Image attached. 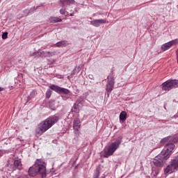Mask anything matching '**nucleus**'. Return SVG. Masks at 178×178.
<instances>
[{
  "mask_svg": "<svg viewBox=\"0 0 178 178\" xmlns=\"http://www.w3.org/2000/svg\"><path fill=\"white\" fill-rule=\"evenodd\" d=\"M178 170V156H175L170 161V164L164 170V173L172 174L177 172Z\"/></svg>",
  "mask_w": 178,
  "mask_h": 178,
  "instance_id": "39448f33",
  "label": "nucleus"
},
{
  "mask_svg": "<svg viewBox=\"0 0 178 178\" xmlns=\"http://www.w3.org/2000/svg\"><path fill=\"white\" fill-rule=\"evenodd\" d=\"M176 44H178V39L165 43L161 46V51H168L172 45H176Z\"/></svg>",
  "mask_w": 178,
  "mask_h": 178,
  "instance_id": "1a4fd4ad",
  "label": "nucleus"
},
{
  "mask_svg": "<svg viewBox=\"0 0 178 178\" xmlns=\"http://www.w3.org/2000/svg\"><path fill=\"white\" fill-rule=\"evenodd\" d=\"M106 23V20L104 19H94L93 21H90V24L94 26V27H99L101 24H105Z\"/></svg>",
  "mask_w": 178,
  "mask_h": 178,
  "instance_id": "9b49d317",
  "label": "nucleus"
},
{
  "mask_svg": "<svg viewBox=\"0 0 178 178\" xmlns=\"http://www.w3.org/2000/svg\"><path fill=\"white\" fill-rule=\"evenodd\" d=\"M52 95V90H47L46 92V98L49 99L51 98V96Z\"/></svg>",
  "mask_w": 178,
  "mask_h": 178,
  "instance_id": "aec40b11",
  "label": "nucleus"
},
{
  "mask_svg": "<svg viewBox=\"0 0 178 178\" xmlns=\"http://www.w3.org/2000/svg\"><path fill=\"white\" fill-rule=\"evenodd\" d=\"M91 76H90V79H92V75H90Z\"/></svg>",
  "mask_w": 178,
  "mask_h": 178,
  "instance_id": "a878e982",
  "label": "nucleus"
},
{
  "mask_svg": "<svg viewBox=\"0 0 178 178\" xmlns=\"http://www.w3.org/2000/svg\"><path fill=\"white\" fill-rule=\"evenodd\" d=\"M35 95V92H31L30 97H31V98H33V97H34Z\"/></svg>",
  "mask_w": 178,
  "mask_h": 178,
  "instance_id": "b1692460",
  "label": "nucleus"
},
{
  "mask_svg": "<svg viewBox=\"0 0 178 178\" xmlns=\"http://www.w3.org/2000/svg\"><path fill=\"white\" fill-rule=\"evenodd\" d=\"M127 119V113L126 111H122L120 114V120L124 122Z\"/></svg>",
  "mask_w": 178,
  "mask_h": 178,
  "instance_id": "4468645a",
  "label": "nucleus"
},
{
  "mask_svg": "<svg viewBox=\"0 0 178 178\" xmlns=\"http://www.w3.org/2000/svg\"><path fill=\"white\" fill-rule=\"evenodd\" d=\"M91 76H90V79H92V75H90Z\"/></svg>",
  "mask_w": 178,
  "mask_h": 178,
  "instance_id": "bb28decb",
  "label": "nucleus"
},
{
  "mask_svg": "<svg viewBox=\"0 0 178 178\" xmlns=\"http://www.w3.org/2000/svg\"><path fill=\"white\" fill-rule=\"evenodd\" d=\"M107 83L106 85V91L108 92V95L112 92L113 90V86H115V75H113V72H111L107 77Z\"/></svg>",
  "mask_w": 178,
  "mask_h": 178,
  "instance_id": "0eeeda50",
  "label": "nucleus"
},
{
  "mask_svg": "<svg viewBox=\"0 0 178 178\" xmlns=\"http://www.w3.org/2000/svg\"><path fill=\"white\" fill-rule=\"evenodd\" d=\"M50 23H60L62 22V19L58 17H51L49 18Z\"/></svg>",
  "mask_w": 178,
  "mask_h": 178,
  "instance_id": "f8f14e48",
  "label": "nucleus"
},
{
  "mask_svg": "<svg viewBox=\"0 0 178 178\" xmlns=\"http://www.w3.org/2000/svg\"><path fill=\"white\" fill-rule=\"evenodd\" d=\"M73 0H60V3H62L63 5H65V2H67V3H72Z\"/></svg>",
  "mask_w": 178,
  "mask_h": 178,
  "instance_id": "4be33fe9",
  "label": "nucleus"
},
{
  "mask_svg": "<svg viewBox=\"0 0 178 178\" xmlns=\"http://www.w3.org/2000/svg\"><path fill=\"white\" fill-rule=\"evenodd\" d=\"M56 55V52L55 51H46L45 58H51V56H54Z\"/></svg>",
  "mask_w": 178,
  "mask_h": 178,
  "instance_id": "6ab92c4d",
  "label": "nucleus"
},
{
  "mask_svg": "<svg viewBox=\"0 0 178 178\" xmlns=\"http://www.w3.org/2000/svg\"><path fill=\"white\" fill-rule=\"evenodd\" d=\"M178 87V80L176 79H169L162 84V89L163 91H170L173 88H177Z\"/></svg>",
  "mask_w": 178,
  "mask_h": 178,
  "instance_id": "423d86ee",
  "label": "nucleus"
},
{
  "mask_svg": "<svg viewBox=\"0 0 178 178\" xmlns=\"http://www.w3.org/2000/svg\"><path fill=\"white\" fill-rule=\"evenodd\" d=\"M91 76H90V79H92V75H90Z\"/></svg>",
  "mask_w": 178,
  "mask_h": 178,
  "instance_id": "cd10ccee",
  "label": "nucleus"
},
{
  "mask_svg": "<svg viewBox=\"0 0 178 178\" xmlns=\"http://www.w3.org/2000/svg\"><path fill=\"white\" fill-rule=\"evenodd\" d=\"M47 164L42 159H37L35 164L29 169V176L34 177L37 173L42 175V178L47 177Z\"/></svg>",
  "mask_w": 178,
  "mask_h": 178,
  "instance_id": "7ed1b4c3",
  "label": "nucleus"
},
{
  "mask_svg": "<svg viewBox=\"0 0 178 178\" xmlns=\"http://www.w3.org/2000/svg\"><path fill=\"white\" fill-rule=\"evenodd\" d=\"M67 41L62 40L56 43V47L60 48V47H67Z\"/></svg>",
  "mask_w": 178,
  "mask_h": 178,
  "instance_id": "2eb2a0df",
  "label": "nucleus"
},
{
  "mask_svg": "<svg viewBox=\"0 0 178 178\" xmlns=\"http://www.w3.org/2000/svg\"><path fill=\"white\" fill-rule=\"evenodd\" d=\"M59 122V117L57 115H51L47 118L45 120L40 122L35 129L37 136H42L47 130H49L51 127L56 123Z\"/></svg>",
  "mask_w": 178,
  "mask_h": 178,
  "instance_id": "f03ea898",
  "label": "nucleus"
},
{
  "mask_svg": "<svg viewBox=\"0 0 178 178\" xmlns=\"http://www.w3.org/2000/svg\"><path fill=\"white\" fill-rule=\"evenodd\" d=\"M173 149H175V145L173 143H166L164 149L152 161L153 165L156 168H163L165 166V161H168L170 158Z\"/></svg>",
  "mask_w": 178,
  "mask_h": 178,
  "instance_id": "f257e3e1",
  "label": "nucleus"
},
{
  "mask_svg": "<svg viewBox=\"0 0 178 178\" xmlns=\"http://www.w3.org/2000/svg\"><path fill=\"white\" fill-rule=\"evenodd\" d=\"M1 91H3V88L0 87V92H1Z\"/></svg>",
  "mask_w": 178,
  "mask_h": 178,
  "instance_id": "393cba45",
  "label": "nucleus"
},
{
  "mask_svg": "<svg viewBox=\"0 0 178 178\" xmlns=\"http://www.w3.org/2000/svg\"><path fill=\"white\" fill-rule=\"evenodd\" d=\"M122 144V137H120L115 142L112 143L108 146L107 151L104 152V158H109L111 155H113L115 151L119 148V146Z\"/></svg>",
  "mask_w": 178,
  "mask_h": 178,
  "instance_id": "20e7f679",
  "label": "nucleus"
},
{
  "mask_svg": "<svg viewBox=\"0 0 178 178\" xmlns=\"http://www.w3.org/2000/svg\"><path fill=\"white\" fill-rule=\"evenodd\" d=\"M81 126V122H80V119L75 118L73 122V129L75 131V134H79Z\"/></svg>",
  "mask_w": 178,
  "mask_h": 178,
  "instance_id": "9d476101",
  "label": "nucleus"
},
{
  "mask_svg": "<svg viewBox=\"0 0 178 178\" xmlns=\"http://www.w3.org/2000/svg\"><path fill=\"white\" fill-rule=\"evenodd\" d=\"M63 99H66L65 97H63Z\"/></svg>",
  "mask_w": 178,
  "mask_h": 178,
  "instance_id": "7c9ffc66",
  "label": "nucleus"
},
{
  "mask_svg": "<svg viewBox=\"0 0 178 178\" xmlns=\"http://www.w3.org/2000/svg\"><path fill=\"white\" fill-rule=\"evenodd\" d=\"M166 140H168V139H164V141H166Z\"/></svg>",
  "mask_w": 178,
  "mask_h": 178,
  "instance_id": "c85d7f7f",
  "label": "nucleus"
},
{
  "mask_svg": "<svg viewBox=\"0 0 178 178\" xmlns=\"http://www.w3.org/2000/svg\"><path fill=\"white\" fill-rule=\"evenodd\" d=\"M72 112L74 113H79L80 112V105H79V102H76L72 107Z\"/></svg>",
  "mask_w": 178,
  "mask_h": 178,
  "instance_id": "ddd939ff",
  "label": "nucleus"
},
{
  "mask_svg": "<svg viewBox=\"0 0 178 178\" xmlns=\"http://www.w3.org/2000/svg\"><path fill=\"white\" fill-rule=\"evenodd\" d=\"M60 15H65V13H66V10L62 8L60 10Z\"/></svg>",
  "mask_w": 178,
  "mask_h": 178,
  "instance_id": "5701e85b",
  "label": "nucleus"
},
{
  "mask_svg": "<svg viewBox=\"0 0 178 178\" xmlns=\"http://www.w3.org/2000/svg\"><path fill=\"white\" fill-rule=\"evenodd\" d=\"M45 54L46 51H37L33 53V55H35V56H39L40 58H45Z\"/></svg>",
  "mask_w": 178,
  "mask_h": 178,
  "instance_id": "dca6fc26",
  "label": "nucleus"
},
{
  "mask_svg": "<svg viewBox=\"0 0 178 178\" xmlns=\"http://www.w3.org/2000/svg\"><path fill=\"white\" fill-rule=\"evenodd\" d=\"M1 38L3 40H6V38H8V32H4L2 34Z\"/></svg>",
  "mask_w": 178,
  "mask_h": 178,
  "instance_id": "412c9836",
  "label": "nucleus"
},
{
  "mask_svg": "<svg viewBox=\"0 0 178 178\" xmlns=\"http://www.w3.org/2000/svg\"><path fill=\"white\" fill-rule=\"evenodd\" d=\"M21 166H22V161H20V160H15L14 161L15 169H20Z\"/></svg>",
  "mask_w": 178,
  "mask_h": 178,
  "instance_id": "f3484780",
  "label": "nucleus"
},
{
  "mask_svg": "<svg viewBox=\"0 0 178 178\" xmlns=\"http://www.w3.org/2000/svg\"><path fill=\"white\" fill-rule=\"evenodd\" d=\"M63 99H66L65 97H63Z\"/></svg>",
  "mask_w": 178,
  "mask_h": 178,
  "instance_id": "c756f323",
  "label": "nucleus"
},
{
  "mask_svg": "<svg viewBox=\"0 0 178 178\" xmlns=\"http://www.w3.org/2000/svg\"><path fill=\"white\" fill-rule=\"evenodd\" d=\"M100 165H99L95 171V174H94V178H99V170H100V168H99ZM100 178H105L104 177H102Z\"/></svg>",
  "mask_w": 178,
  "mask_h": 178,
  "instance_id": "a211bd4d",
  "label": "nucleus"
},
{
  "mask_svg": "<svg viewBox=\"0 0 178 178\" xmlns=\"http://www.w3.org/2000/svg\"><path fill=\"white\" fill-rule=\"evenodd\" d=\"M49 88L53 91H55V92H57V94H65L66 95L70 94V90H69V89L60 88L56 85H51Z\"/></svg>",
  "mask_w": 178,
  "mask_h": 178,
  "instance_id": "6e6552de",
  "label": "nucleus"
},
{
  "mask_svg": "<svg viewBox=\"0 0 178 178\" xmlns=\"http://www.w3.org/2000/svg\"><path fill=\"white\" fill-rule=\"evenodd\" d=\"M2 156V155L0 154V157Z\"/></svg>",
  "mask_w": 178,
  "mask_h": 178,
  "instance_id": "2f4dec72",
  "label": "nucleus"
}]
</instances>
